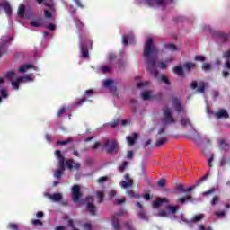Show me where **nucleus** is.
Instances as JSON below:
<instances>
[{
    "instance_id": "obj_15",
    "label": "nucleus",
    "mask_w": 230,
    "mask_h": 230,
    "mask_svg": "<svg viewBox=\"0 0 230 230\" xmlns=\"http://www.w3.org/2000/svg\"><path fill=\"white\" fill-rule=\"evenodd\" d=\"M103 86L110 89L111 93H116V86H114V80L107 79L103 82Z\"/></svg>"
},
{
    "instance_id": "obj_42",
    "label": "nucleus",
    "mask_w": 230,
    "mask_h": 230,
    "mask_svg": "<svg viewBox=\"0 0 230 230\" xmlns=\"http://www.w3.org/2000/svg\"><path fill=\"white\" fill-rule=\"evenodd\" d=\"M165 48L167 49H170V51H175L177 49V46H175L174 44H172V43L166 44Z\"/></svg>"
},
{
    "instance_id": "obj_47",
    "label": "nucleus",
    "mask_w": 230,
    "mask_h": 230,
    "mask_svg": "<svg viewBox=\"0 0 230 230\" xmlns=\"http://www.w3.org/2000/svg\"><path fill=\"white\" fill-rule=\"evenodd\" d=\"M161 80L162 82H164V84H166V85H170V80L168 79V77H166V75H162Z\"/></svg>"
},
{
    "instance_id": "obj_7",
    "label": "nucleus",
    "mask_w": 230,
    "mask_h": 230,
    "mask_svg": "<svg viewBox=\"0 0 230 230\" xmlns=\"http://www.w3.org/2000/svg\"><path fill=\"white\" fill-rule=\"evenodd\" d=\"M94 199L93 197H88L86 199V210L90 215H96V206H94Z\"/></svg>"
},
{
    "instance_id": "obj_6",
    "label": "nucleus",
    "mask_w": 230,
    "mask_h": 230,
    "mask_svg": "<svg viewBox=\"0 0 230 230\" xmlns=\"http://www.w3.org/2000/svg\"><path fill=\"white\" fill-rule=\"evenodd\" d=\"M119 145L118 142H116L115 140H106L104 142V147L105 150L108 154H112V152H114L116 150V148H118Z\"/></svg>"
},
{
    "instance_id": "obj_21",
    "label": "nucleus",
    "mask_w": 230,
    "mask_h": 230,
    "mask_svg": "<svg viewBox=\"0 0 230 230\" xmlns=\"http://www.w3.org/2000/svg\"><path fill=\"white\" fill-rule=\"evenodd\" d=\"M48 198L50 199L52 202H60L62 199V193H55V194H46Z\"/></svg>"
},
{
    "instance_id": "obj_52",
    "label": "nucleus",
    "mask_w": 230,
    "mask_h": 230,
    "mask_svg": "<svg viewBox=\"0 0 230 230\" xmlns=\"http://www.w3.org/2000/svg\"><path fill=\"white\" fill-rule=\"evenodd\" d=\"M8 227L9 229H12V230H19V226L15 224H9Z\"/></svg>"
},
{
    "instance_id": "obj_49",
    "label": "nucleus",
    "mask_w": 230,
    "mask_h": 230,
    "mask_svg": "<svg viewBox=\"0 0 230 230\" xmlns=\"http://www.w3.org/2000/svg\"><path fill=\"white\" fill-rule=\"evenodd\" d=\"M13 76H15V73H14L13 71L7 72L6 77H7L9 80H12V78H13Z\"/></svg>"
},
{
    "instance_id": "obj_44",
    "label": "nucleus",
    "mask_w": 230,
    "mask_h": 230,
    "mask_svg": "<svg viewBox=\"0 0 230 230\" xmlns=\"http://www.w3.org/2000/svg\"><path fill=\"white\" fill-rule=\"evenodd\" d=\"M219 200H220V198H218V196H214L212 198V200L210 201L211 206H216V204H218Z\"/></svg>"
},
{
    "instance_id": "obj_38",
    "label": "nucleus",
    "mask_w": 230,
    "mask_h": 230,
    "mask_svg": "<svg viewBox=\"0 0 230 230\" xmlns=\"http://www.w3.org/2000/svg\"><path fill=\"white\" fill-rule=\"evenodd\" d=\"M203 71H211L213 69V66L209 63H204L202 66Z\"/></svg>"
},
{
    "instance_id": "obj_32",
    "label": "nucleus",
    "mask_w": 230,
    "mask_h": 230,
    "mask_svg": "<svg viewBox=\"0 0 230 230\" xmlns=\"http://www.w3.org/2000/svg\"><path fill=\"white\" fill-rule=\"evenodd\" d=\"M168 141V138L166 137H162V138H158L155 142L156 146H163V145H164V143H166Z\"/></svg>"
},
{
    "instance_id": "obj_45",
    "label": "nucleus",
    "mask_w": 230,
    "mask_h": 230,
    "mask_svg": "<svg viewBox=\"0 0 230 230\" xmlns=\"http://www.w3.org/2000/svg\"><path fill=\"white\" fill-rule=\"evenodd\" d=\"M119 124V119H115L114 121L109 123L108 125L110 127H111V128H114L115 127H118Z\"/></svg>"
},
{
    "instance_id": "obj_48",
    "label": "nucleus",
    "mask_w": 230,
    "mask_h": 230,
    "mask_svg": "<svg viewBox=\"0 0 230 230\" xmlns=\"http://www.w3.org/2000/svg\"><path fill=\"white\" fill-rule=\"evenodd\" d=\"M158 186H160V188H164V186H166V180L164 179L159 180Z\"/></svg>"
},
{
    "instance_id": "obj_50",
    "label": "nucleus",
    "mask_w": 230,
    "mask_h": 230,
    "mask_svg": "<svg viewBox=\"0 0 230 230\" xmlns=\"http://www.w3.org/2000/svg\"><path fill=\"white\" fill-rule=\"evenodd\" d=\"M158 217H168V212L164 211V210H160L158 212Z\"/></svg>"
},
{
    "instance_id": "obj_25",
    "label": "nucleus",
    "mask_w": 230,
    "mask_h": 230,
    "mask_svg": "<svg viewBox=\"0 0 230 230\" xmlns=\"http://www.w3.org/2000/svg\"><path fill=\"white\" fill-rule=\"evenodd\" d=\"M29 69H37V67H34L30 64H25L20 66L19 71L20 73H26Z\"/></svg>"
},
{
    "instance_id": "obj_20",
    "label": "nucleus",
    "mask_w": 230,
    "mask_h": 230,
    "mask_svg": "<svg viewBox=\"0 0 230 230\" xmlns=\"http://www.w3.org/2000/svg\"><path fill=\"white\" fill-rule=\"evenodd\" d=\"M137 206L140 209V212L137 214V217L140 218V220H148V216H146L143 210V205H141V203H137Z\"/></svg>"
},
{
    "instance_id": "obj_31",
    "label": "nucleus",
    "mask_w": 230,
    "mask_h": 230,
    "mask_svg": "<svg viewBox=\"0 0 230 230\" xmlns=\"http://www.w3.org/2000/svg\"><path fill=\"white\" fill-rule=\"evenodd\" d=\"M186 200L193 202V199L191 198V196H185L183 198L178 199V202H180V204H186Z\"/></svg>"
},
{
    "instance_id": "obj_13",
    "label": "nucleus",
    "mask_w": 230,
    "mask_h": 230,
    "mask_svg": "<svg viewBox=\"0 0 230 230\" xmlns=\"http://www.w3.org/2000/svg\"><path fill=\"white\" fill-rule=\"evenodd\" d=\"M10 40V38L6 37V36H3L0 39V57L1 55L6 53V43H8V41Z\"/></svg>"
},
{
    "instance_id": "obj_63",
    "label": "nucleus",
    "mask_w": 230,
    "mask_h": 230,
    "mask_svg": "<svg viewBox=\"0 0 230 230\" xmlns=\"http://www.w3.org/2000/svg\"><path fill=\"white\" fill-rule=\"evenodd\" d=\"M213 160H214V156L213 155H211V157L208 159V166L210 168L213 167Z\"/></svg>"
},
{
    "instance_id": "obj_16",
    "label": "nucleus",
    "mask_w": 230,
    "mask_h": 230,
    "mask_svg": "<svg viewBox=\"0 0 230 230\" xmlns=\"http://www.w3.org/2000/svg\"><path fill=\"white\" fill-rule=\"evenodd\" d=\"M213 35L215 39H220L221 42H226V40H227V34L222 31H214Z\"/></svg>"
},
{
    "instance_id": "obj_62",
    "label": "nucleus",
    "mask_w": 230,
    "mask_h": 230,
    "mask_svg": "<svg viewBox=\"0 0 230 230\" xmlns=\"http://www.w3.org/2000/svg\"><path fill=\"white\" fill-rule=\"evenodd\" d=\"M76 27L79 29L84 28V23L82 22H80V20L75 22Z\"/></svg>"
},
{
    "instance_id": "obj_39",
    "label": "nucleus",
    "mask_w": 230,
    "mask_h": 230,
    "mask_svg": "<svg viewBox=\"0 0 230 230\" xmlns=\"http://www.w3.org/2000/svg\"><path fill=\"white\" fill-rule=\"evenodd\" d=\"M127 195L130 197L131 199H139V196L136 194L133 190H127Z\"/></svg>"
},
{
    "instance_id": "obj_14",
    "label": "nucleus",
    "mask_w": 230,
    "mask_h": 230,
    "mask_svg": "<svg viewBox=\"0 0 230 230\" xmlns=\"http://www.w3.org/2000/svg\"><path fill=\"white\" fill-rule=\"evenodd\" d=\"M172 107L178 112V114L184 112V108L182 107V104H181V101H179V99H172Z\"/></svg>"
},
{
    "instance_id": "obj_29",
    "label": "nucleus",
    "mask_w": 230,
    "mask_h": 230,
    "mask_svg": "<svg viewBox=\"0 0 230 230\" xmlns=\"http://www.w3.org/2000/svg\"><path fill=\"white\" fill-rule=\"evenodd\" d=\"M26 12V6H24V4H20L19 8H18V15L19 17H24V13Z\"/></svg>"
},
{
    "instance_id": "obj_53",
    "label": "nucleus",
    "mask_w": 230,
    "mask_h": 230,
    "mask_svg": "<svg viewBox=\"0 0 230 230\" xmlns=\"http://www.w3.org/2000/svg\"><path fill=\"white\" fill-rule=\"evenodd\" d=\"M97 197L100 203L103 202V192H97Z\"/></svg>"
},
{
    "instance_id": "obj_11",
    "label": "nucleus",
    "mask_w": 230,
    "mask_h": 230,
    "mask_svg": "<svg viewBox=\"0 0 230 230\" xmlns=\"http://www.w3.org/2000/svg\"><path fill=\"white\" fill-rule=\"evenodd\" d=\"M80 197H82V193H80V187L78 185H74L72 187V199L74 202H78L80 200Z\"/></svg>"
},
{
    "instance_id": "obj_37",
    "label": "nucleus",
    "mask_w": 230,
    "mask_h": 230,
    "mask_svg": "<svg viewBox=\"0 0 230 230\" xmlns=\"http://www.w3.org/2000/svg\"><path fill=\"white\" fill-rule=\"evenodd\" d=\"M217 191V189L212 188L205 192L202 193L203 197H209V195H213L214 192Z\"/></svg>"
},
{
    "instance_id": "obj_60",
    "label": "nucleus",
    "mask_w": 230,
    "mask_h": 230,
    "mask_svg": "<svg viewBox=\"0 0 230 230\" xmlns=\"http://www.w3.org/2000/svg\"><path fill=\"white\" fill-rule=\"evenodd\" d=\"M195 60H198L199 62H204V60H206V58H204L202 56H196Z\"/></svg>"
},
{
    "instance_id": "obj_35",
    "label": "nucleus",
    "mask_w": 230,
    "mask_h": 230,
    "mask_svg": "<svg viewBox=\"0 0 230 230\" xmlns=\"http://www.w3.org/2000/svg\"><path fill=\"white\" fill-rule=\"evenodd\" d=\"M219 146H220L221 150H229V145L227 143H226L225 140H221L219 142Z\"/></svg>"
},
{
    "instance_id": "obj_4",
    "label": "nucleus",
    "mask_w": 230,
    "mask_h": 230,
    "mask_svg": "<svg viewBox=\"0 0 230 230\" xmlns=\"http://www.w3.org/2000/svg\"><path fill=\"white\" fill-rule=\"evenodd\" d=\"M90 42L91 41L89 40H87L85 35L80 36L81 53H82V57H84V58H89V50L87 49V44Z\"/></svg>"
},
{
    "instance_id": "obj_18",
    "label": "nucleus",
    "mask_w": 230,
    "mask_h": 230,
    "mask_svg": "<svg viewBox=\"0 0 230 230\" xmlns=\"http://www.w3.org/2000/svg\"><path fill=\"white\" fill-rule=\"evenodd\" d=\"M223 58H225V67L226 69H230V49L223 53Z\"/></svg>"
},
{
    "instance_id": "obj_54",
    "label": "nucleus",
    "mask_w": 230,
    "mask_h": 230,
    "mask_svg": "<svg viewBox=\"0 0 230 230\" xmlns=\"http://www.w3.org/2000/svg\"><path fill=\"white\" fill-rule=\"evenodd\" d=\"M73 141L71 138L67 139L66 141H58L57 145H67V143H71Z\"/></svg>"
},
{
    "instance_id": "obj_9",
    "label": "nucleus",
    "mask_w": 230,
    "mask_h": 230,
    "mask_svg": "<svg viewBox=\"0 0 230 230\" xmlns=\"http://www.w3.org/2000/svg\"><path fill=\"white\" fill-rule=\"evenodd\" d=\"M125 181L119 182V186L127 190V188H132L134 186V180L130 178L129 174L124 175Z\"/></svg>"
},
{
    "instance_id": "obj_19",
    "label": "nucleus",
    "mask_w": 230,
    "mask_h": 230,
    "mask_svg": "<svg viewBox=\"0 0 230 230\" xmlns=\"http://www.w3.org/2000/svg\"><path fill=\"white\" fill-rule=\"evenodd\" d=\"M141 98L145 101L152 100L154 98V93L150 90H146L141 93Z\"/></svg>"
},
{
    "instance_id": "obj_17",
    "label": "nucleus",
    "mask_w": 230,
    "mask_h": 230,
    "mask_svg": "<svg viewBox=\"0 0 230 230\" xmlns=\"http://www.w3.org/2000/svg\"><path fill=\"white\" fill-rule=\"evenodd\" d=\"M164 202L170 204V199L166 198H158L153 202V208H159Z\"/></svg>"
},
{
    "instance_id": "obj_41",
    "label": "nucleus",
    "mask_w": 230,
    "mask_h": 230,
    "mask_svg": "<svg viewBox=\"0 0 230 230\" xmlns=\"http://www.w3.org/2000/svg\"><path fill=\"white\" fill-rule=\"evenodd\" d=\"M146 85H150V83L148 81L137 83V87L138 88L146 87Z\"/></svg>"
},
{
    "instance_id": "obj_8",
    "label": "nucleus",
    "mask_w": 230,
    "mask_h": 230,
    "mask_svg": "<svg viewBox=\"0 0 230 230\" xmlns=\"http://www.w3.org/2000/svg\"><path fill=\"white\" fill-rule=\"evenodd\" d=\"M44 4L49 8L44 10V17H46V19H51L53 12L55 11L53 1L44 2Z\"/></svg>"
},
{
    "instance_id": "obj_27",
    "label": "nucleus",
    "mask_w": 230,
    "mask_h": 230,
    "mask_svg": "<svg viewBox=\"0 0 230 230\" xmlns=\"http://www.w3.org/2000/svg\"><path fill=\"white\" fill-rule=\"evenodd\" d=\"M195 63H185L183 64V69L187 73H190L191 69H195Z\"/></svg>"
},
{
    "instance_id": "obj_23",
    "label": "nucleus",
    "mask_w": 230,
    "mask_h": 230,
    "mask_svg": "<svg viewBox=\"0 0 230 230\" xmlns=\"http://www.w3.org/2000/svg\"><path fill=\"white\" fill-rule=\"evenodd\" d=\"M0 6L4 10L7 15H12V6L10 5V3L4 2L3 4H0Z\"/></svg>"
},
{
    "instance_id": "obj_55",
    "label": "nucleus",
    "mask_w": 230,
    "mask_h": 230,
    "mask_svg": "<svg viewBox=\"0 0 230 230\" xmlns=\"http://www.w3.org/2000/svg\"><path fill=\"white\" fill-rule=\"evenodd\" d=\"M32 225L33 226H42V221L39 219L32 220Z\"/></svg>"
},
{
    "instance_id": "obj_24",
    "label": "nucleus",
    "mask_w": 230,
    "mask_h": 230,
    "mask_svg": "<svg viewBox=\"0 0 230 230\" xmlns=\"http://www.w3.org/2000/svg\"><path fill=\"white\" fill-rule=\"evenodd\" d=\"M173 73L178 76H184V66H177L173 68Z\"/></svg>"
},
{
    "instance_id": "obj_26",
    "label": "nucleus",
    "mask_w": 230,
    "mask_h": 230,
    "mask_svg": "<svg viewBox=\"0 0 230 230\" xmlns=\"http://www.w3.org/2000/svg\"><path fill=\"white\" fill-rule=\"evenodd\" d=\"M165 209L170 211V213H172V215H175L179 209V206L166 205Z\"/></svg>"
},
{
    "instance_id": "obj_56",
    "label": "nucleus",
    "mask_w": 230,
    "mask_h": 230,
    "mask_svg": "<svg viewBox=\"0 0 230 230\" xmlns=\"http://www.w3.org/2000/svg\"><path fill=\"white\" fill-rule=\"evenodd\" d=\"M108 179H109V178H108L107 176H103V177L99 178L97 181H98L99 183H102V182L107 181Z\"/></svg>"
},
{
    "instance_id": "obj_51",
    "label": "nucleus",
    "mask_w": 230,
    "mask_h": 230,
    "mask_svg": "<svg viewBox=\"0 0 230 230\" xmlns=\"http://www.w3.org/2000/svg\"><path fill=\"white\" fill-rule=\"evenodd\" d=\"M102 146V144L100 142H96L93 146H91L92 150H98Z\"/></svg>"
},
{
    "instance_id": "obj_30",
    "label": "nucleus",
    "mask_w": 230,
    "mask_h": 230,
    "mask_svg": "<svg viewBox=\"0 0 230 230\" xmlns=\"http://www.w3.org/2000/svg\"><path fill=\"white\" fill-rule=\"evenodd\" d=\"M42 24H44V21H42V19H39L31 22V25H32L34 28H40Z\"/></svg>"
},
{
    "instance_id": "obj_1",
    "label": "nucleus",
    "mask_w": 230,
    "mask_h": 230,
    "mask_svg": "<svg viewBox=\"0 0 230 230\" xmlns=\"http://www.w3.org/2000/svg\"><path fill=\"white\" fill-rule=\"evenodd\" d=\"M157 55H159V49L154 44V39L148 36L144 46V60L146 72L151 76H155V78H157L159 75V72L155 68Z\"/></svg>"
},
{
    "instance_id": "obj_57",
    "label": "nucleus",
    "mask_w": 230,
    "mask_h": 230,
    "mask_svg": "<svg viewBox=\"0 0 230 230\" xmlns=\"http://www.w3.org/2000/svg\"><path fill=\"white\" fill-rule=\"evenodd\" d=\"M23 82H33V79L30 75L23 76Z\"/></svg>"
},
{
    "instance_id": "obj_40",
    "label": "nucleus",
    "mask_w": 230,
    "mask_h": 230,
    "mask_svg": "<svg viewBox=\"0 0 230 230\" xmlns=\"http://www.w3.org/2000/svg\"><path fill=\"white\" fill-rule=\"evenodd\" d=\"M168 62H172V59H170L169 61L159 63L158 66L160 67V69H166V67H168Z\"/></svg>"
},
{
    "instance_id": "obj_58",
    "label": "nucleus",
    "mask_w": 230,
    "mask_h": 230,
    "mask_svg": "<svg viewBox=\"0 0 230 230\" xmlns=\"http://www.w3.org/2000/svg\"><path fill=\"white\" fill-rule=\"evenodd\" d=\"M47 28H48V30H50V31H53L56 30L57 27L55 26V24L49 23V24L47 26Z\"/></svg>"
},
{
    "instance_id": "obj_64",
    "label": "nucleus",
    "mask_w": 230,
    "mask_h": 230,
    "mask_svg": "<svg viewBox=\"0 0 230 230\" xmlns=\"http://www.w3.org/2000/svg\"><path fill=\"white\" fill-rule=\"evenodd\" d=\"M55 230H66V226H59Z\"/></svg>"
},
{
    "instance_id": "obj_34",
    "label": "nucleus",
    "mask_w": 230,
    "mask_h": 230,
    "mask_svg": "<svg viewBox=\"0 0 230 230\" xmlns=\"http://www.w3.org/2000/svg\"><path fill=\"white\" fill-rule=\"evenodd\" d=\"M206 87H208L207 83H199L198 89H197L198 93H204Z\"/></svg>"
},
{
    "instance_id": "obj_28",
    "label": "nucleus",
    "mask_w": 230,
    "mask_h": 230,
    "mask_svg": "<svg viewBox=\"0 0 230 230\" xmlns=\"http://www.w3.org/2000/svg\"><path fill=\"white\" fill-rule=\"evenodd\" d=\"M204 214H199L194 216L191 219L190 222H192L193 224L197 223V222H200V220H202L204 218Z\"/></svg>"
},
{
    "instance_id": "obj_43",
    "label": "nucleus",
    "mask_w": 230,
    "mask_h": 230,
    "mask_svg": "<svg viewBox=\"0 0 230 230\" xmlns=\"http://www.w3.org/2000/svg\"><path fill=\"white\" fill-rule=\"evenodd\" d=\"M181 125H182V127H186V125H190V119H188V118L181 119Z\"/></svg>"
},
{
    "instance_id": "obj_3",
    "label": "nucleus",
    "mask_w": 230,
    "mask_h": 230,
    "mask_svg": "<svg viewBox=\"0 0 230 230\" xmlns=\"http://www.w3.org/2000/svg\"><path fill=\"white\" fill-rule=\"evenodd\" d=\"M163 114L164 118L162 122L164 125H172V123H176L177 120L173 118V111H172V108L164 106L163 108Z\"/></svg>"
},
{
    "instance_id": "obj_22",
    "label": "nucleus",
    "mask_w": 230,
    "mask_h": 230,
    "mask_svg": "<svg viewBox=\"0 0 230 230\" xmlns=\"http://www.w3.org/2000/svg\"><path fill=\"white\" fill-rule=\"evenodd\" d=\"M127 141H128V145H129V146H132L136 144V141H137V134L133 133L130 136L126 137Z\"/></svg>"
},
{
    "instance_id": "obj_61",
    "label": "nucleus",
    "mask_w": 230,
    "mask_h": 230,
    "mask_svg": "<svg viewBox=\"0 0 230 230\" xmlns=\"http://www.w3.org/2000/svg\"><path fill=\"white\" fill-rule=\"evenodd\" d=\"M125 200H126L125 198H123L122 199H116L115 203L120 205V204L125 203Z\"/></svg>"
},
{
    "instance_id": "obj_33",
    "label": "nucleus",
    "mask_w": 230,
    "mask_h": 230,
    "mask_svg": "<svg viewBox=\"0 0 230 230\" xmlns=\"http://www.w3.org/2000/svg\"><path fill=\"white\" fill-rule=\"evenodd\" d=\"M128 166V162L124 161L119 166V172L123 173L125 170H127V167Z\"/></svg>"
},
{
    "instance_id": "obj_59",
    "label": "nucleus",
    "mask_w": 230,
    "mask_h": 230,
    "mask_svg": "<svg viewBox=\"0 0 230 230\" xmlns=\"http://www.w3.org/2000/svg\"><path fill=\"white\" fill-rule=\"evenodd\" d=\"M192 190H195V186H190L187 189H184L183 193H190V191H192Z\"/></svg>"
},
{
    "instance_id": "obj_10",
    "label": "nucleus",
    "mask_w": 230,
    "mask_h": 230,
    "mask_svg": "<svg viewBox=\"0 0 230 230\" xmlns=\"http://www.w3.org/2000/svg\"><path fill=\"white\" fill-rule=\"evenodd\" d=\"M119 215H123L122 210H119L116 216H114L111 219V225L113 229L115 230H121V224L119 223V218H118V217H119Z\"/></svg>"
},
{
    "instance_id": "obj_5",
    "label": "nucleus",
    "mask_w": 230,
    "mask_h": 230,
    "mask_svg": "<svg viewBox=\"0 0 230 230\" xmlns=\"http://www.w3.org/2000/svg\"><path fill=\"white\" fill-rule=\"evenodd\" d=\"M140 3L146 4V6L155 7L161 6L164 7L169 4L168 0H140Z\"/></svg>"
},
{
    "instance_id": "obj_2",
    "label": "nucleus",
    "mask_w": 230,
    "mask_h": 230,
    "mask_svg": "<svg viewBox=\"0 0 230 230\" xmlns=\"http://www.w3.org/2000/svg\"><path fill=\"white\" fill-rule=\"evenodd\" d=\"M55 155L58 161V169L54 172V177L56 179H60L62 177V173L66 172V166L68 170H80V163H76L73 159L66 160V157L62 155L60 150H57L55 152Z\"/></svg>"
},
{
    "instance_id": "obj_36",
    "label": "nucleus",
    "mask_w": 230,
    "mask_h": 230,
    "mask_svg": "<svg viewBox=\"0 0 230 230\" xmlns=\"http://www.w3.org/2000/svg\"><path fill=\"white\" fill-rule=\"evenodd\" d=\"M99 73H103L104 75L107 73H111V67L107 66H102L101 68H99Z\"/></svg>"
},
{
    "instance_id": "obj_12",
    "label": "nucleus",
    "mask_w": 230,
    "mask_h": 230,
    "mask_svg": "<svg viewBox=\"0 0 230 230\" xmlns=\"http://www.w3.org/2000/svg\"><path fill=\"white\" fill-rule=\"evenodd\" d=\"M216 119H227L229 118V113L225 109H221L214 113Z\"/></svg>"
},
{
    "instance_id": "obj_46",
    "label": "nucleus",
    "mask_w": 230,
    "mask_h": 230,
    "mask_svg": "<svg viewBox=\"0 0 230 230\" xmlns=\"http://www.w3.org/2000/svg\"><path fill=\"white\" fill-rule=\"evenodd\" d=\"M11 85H12L13 89H15L16 91L19 89V83L17 80L12 81Z\"/></svg>"
}]
</instances>
